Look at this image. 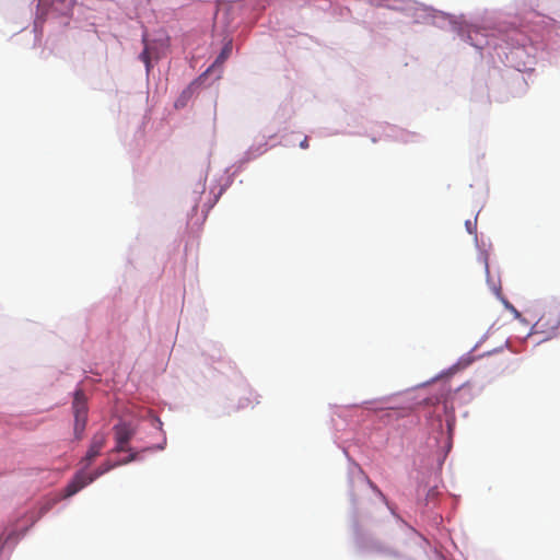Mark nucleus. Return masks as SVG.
<instances>
[{
    "mask_svg": "<svg viewBox=\"0 0 560 560\" xmlns=\"http://www.w3.org/2000/svg\"><path fill=\"white\" fill-rule=\"evenodd\" d=\"M112 453L131 452V447L124 442H116L115 447L110 451Z\"/></svg>",
    "mask_w": 560,
    "mask_h": 560,
    "instance_id": "obj_9",
    "label": "nucleus"
},
{
    "mask_svg": "<svg viewBox=\"0 0 560 560\" xmlns=\"http://www.w3.org/2000/svg\"><path fill=\"white\" fill-rule=\"evenodd\" d=\"M232 51V45L231 43L226 44L223 48L220 55L217 57L215 61L213 62L212 67L221 66L230 56Z\"/></svg>",
    "mask_w": 560,
    "mask_h": 560,
    "instance_id": "obj_7",
    "label": "nucleus"
},
{
    "mask_svg": "<svg viewBox=\"0 0 560 560\" xmlns=\"http://www.w3.org/2000/svg\"><path fill=\"white\" fill-rule=\"evenodd\" d=\"M129 453H130V455L127 458L119 462L120 465H126V464L131 463L137 459V456H138L137 452L131 450V452H129Z\"/></svg>",
    "mask_w": 560,
    "mask_h": 560,
    "instance_id": "obj_10",
    "label": "nucleus"
},
{
    "mask_svg": "<svg viewBox=\"0 0 560 560\" xmlns=\"http://www.w3.org/2000/svg\"><path fill=\"white\" fill-rule=\"evenodd\" d=\"M115 434L116 442H124L125 444H129L130 440L133 438L136 431L130 423L119 422L113 428Z\"/></svg>",
    "mask_w": 560,
    "mask_h": 560,
    "instance_id": "obj_5",
    "label": "nucleus"
},
{
    "mask_svg": "<svg viewBox=\"0 0 560 560\" xmlns=\"http://www.w3.org/2000/svg\"><path fill=\"white\" fill-rule=\"evenodd\" d=\"M120 466L118 462L105 460L94 471L88 474L85 469L79 470L63 489V498H70L98 477Z\"/></svg>",
    "mask_w": 560,
    "mask_h": 560,
    "instance_id": "obj_1",
    "label": "nucleus"
},
{
    "mask_svg": "<svg viewBox=\"0 0 560 560\" xmlns=\"http://www.w3.org/2000/svg\"><path fill=\"white\" fill-rule=\"evenodd\" d=\"M300 147L302 149H307L308 148V138L305 137L301 142H300Z\"/></svg>",
    "mask_w": 560,
    "mask_h": 560,
    "instance_id": "obj_11",
    "label": "nucleus"
},
{
    "mask_svg": "<svg viewBox=\"0 0 560 560\" xmlns=\"http://www.w3.org/2000/svg\"><path fill=\"white\" fill-rule=\"evenodd\" d=\"M143 43H144V49L143 51L140 54V59L147 65V67L149 68V65H150V58L154 55L155 57H158V54H155L153 51V47L151 44H149L147 42V38L145 36H143Z\"/></svg>",
    "mask_w": 560,
    "mask_h": 560,
    "instance_id": "obj_6",
    "label": "nucleus"
},
{
    "mask_svg": "<svg viewBox=\"0 0 560 560\" xmlns=\"http://www.w3.org/2000/svg\"><path fill=\"white\" fill-rule=\"evenodd\" d=\"M372 550L377 552V553H381V555H384V556H388V557H397V552L388 549V548H384L382 547L381 545H374L372 546Z\"/></svg>",
    "mask_w": 560,
    "mask_h": 560,
    "instance_id": "obj_8",
    "label": "nucleus"
},
{
    "mask_svg": "<svg viewBox=\"0 0 560 560\" xmlns=\"http://www.w3.org/2000/svg\"><path fill=\"white\" fill-rule=\"evenodd\" d=\"M107 436L104 432L95 433L92 439L85 456L80 460L82 468L86 469L101 454L102 450L106 445Z\"/></svg>",
    "mask_w": 560,
    "mask_h": 560,
    "instance_id": "obj_4",
    "label": "nucleus"
},
{
    "mask_svg": "<svg viewBox=\"0 0 560 560\" xmlns=\"http://www.w3.org/2000/svg\"><path fill=\"white\" fill-rule=\"evenodd\" d=\"M168 44H170V38L168 37H165L164 39L161 40V46L163 48H167Z\"/></svg>",
    "mask_w": 560,
    "mask_h": 560,
    "instance_id": "obj_12",
    "label": "nucleus"
},
{
    "mask_svg": "<svg viewBox=\"0 0 560 560\" xmlns=\"http://www.w3.org/2000/svg\"><path fill=\"white\" fill-rule=\"evenodd\" d=\"M560 326V311L557 307L546 310L535 324L537 331L552 334Z\"/></svg>",
    "mask_w": 560,
    "mask_h": 560,
    "instance_id": "obj_3",
    "label": "nucleus"
},
{
    "mask_svg": "<svg viewBox=\"0 0 560 560\" xmlns=\"http://www.w3.org/2000/svg\"><path fill=\"white\" fill-rule=\"evenodd\" d=\"M72 410L74 416V438L81 440L88 422V398L82 389L74 393Z\"/></svg>",
    "mask_w": 560,
    "mask_h": 560,
    "instance_id": "obj_2",
    "label": "nucleus"
}]
</instances>
